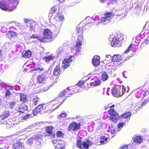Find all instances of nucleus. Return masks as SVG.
I'll use <instances>...</instances> for the list:
<instances>
[{"label": "nucleus", "mask_w": 149, "mask_h": 149, "mask_svg": "<svg viewBox=\"0 0 149 149\" xmlns=\"http://www.w3.org/2000/svg\"><path fill=\"white\" fill-rule=\"evenodd\" d=\"M87 80L86 79L84 81H80L75 86L68 87L66 89L61 92L59 94L58 97L52 101V102H54L56 101H58L59 102L56 103L54 102L53 106L55 107L56 105V107L52 108L51 109V111H53L55 109L58 108L63 102L64 100L61 97L63 96L66 95L67 94L68 95H71L74 93L82 91V89L84 88V85L85 82ZM67 97H68L69 96H67Z\"/></svg>", "instance_id": "f257e3e1"}, {"label": "nucleus", "mask_w": 149, "mask_h": 149, "mask_svg": "<svg viewBox=\"0 0 149 149\" xmlns=\"http://www.w3.org/2000/svg\"><path fill=\"white\" fill-rule=\"evenodd\" d=\"M19 0H0V8L2 10L11 11L16 8Z\"/></svg>", "instance_id": "f03ea898"}, {"label": "nucleus", "mask_w": 149, "mask_h": 149, "mask_svg": "<svg viewBox=\"0 0 149 149\" xmlns=\"http://www.w3.org/2000/svg\"><path fill=\"white\" fill-rule=\"evenodd\" d=\"M104 16L99 19L98 16H94L92 19L95 21H97L98 23H104V24L110 22L111 18L113 16V12H107L104 14Z\"/></svg>", "instance_id": "7ed1b4c3"}, {"label": "nucleus", "mask_w": 149, "mask_h": 149, "mask_svg": "<svg viewBox=\"0 0 149 149\" xmlns=\"http://www.w3.org/2000/svg\"><path fill=\"white\" fill-rule=\"evenodd\" d=\"M76 31L78 33V37L75 45V49L77 53L80 54H81V47L82 44V41L83 40L82 35L83 33V29L82 27H80L78 25L77 27Z\"/></svg>", "instance_id": "20e7f679"}, {"label": "nucleus", "mask_w": 149, "mask_h": 149, "mask_svg": "<svg viewBox=\"0 0 149 149\" xmlns=\"http://www.w3.org/2000/svg\"><path fill=\"white\" fill-rule=\"evenodd\" d=\"M121 93V86L119 85L116 86L111 90V94L114 96L116 97H119L122 96L126 91L125 88L124 86L122 85Z\"/></svg>", "instance_id": "39448f33"}, {"label": "nucleus", "mask_w": 149, "mask_h": 149, "mask_svg": "<svg viewBox=\"0 0 149 149\" xmlns=\"http://www.w3.org/2000/svg\"><path fill=\"white\" fill-rule=\"evenodd\" d=\"M92 143L88 139H86L82 142L81 139L77 140L76 145L78 148L81 149H88L91 145Z\"/></svg>", "instance_id": "423d86ee"}, {"label": "nucleus", "mask_w": 149, "mask_h": 149, "mask_svg": "<svg viewBox=\"0 0 149 149\" xmlns=\"http://www.w3.org/2000/svg\"><path fill=\"white\" fill-rule=\"evenodd\" d=\"M0 86L5 88L6 92L4 96L7 98H10L11 96L10 91H12L14 87L13 86H10L8 83L4 82H1L0 83Z\"/></svg>", "instance_id": "0eeeda50"}, {"label": "nucleus", "mask_w": 149, "mask_h": 149, "mask_svg": "<svg viewBox=\"0 0 149 149\" xmlns=\"http://www.w3.org/2000/svg\"><path fill=\"white\" fill-rule=\"evenodd\" d=\"M48 110V105L47 104H40L33 111L32 113L36 115L39 113L46 112Z\"/></svg>", "instance_id": "6e6552de"}, {"label": "nucleus", "mask_w": 149, "mask_h": 149, "mask_svg": "<svg viewBox=\"0 0 149 149\" xmlns=\"http://www.w3.org/2000/svg\"><path fill=\"white\" fill-rule=\"evenodd\" d=\"M135 94L136 97L138 98L141 97L144 99V97H147L149 98V91L146 89L143 90L140 88L137 89L135 91Z\"/></svg>", "instance_id": "1a4fd4ad"}, {"label": "nucleus", "mask_w": 149, "mask_h": 149, "mask_svg": "<svg viewBox=\"0 0 149 149\" xmlns=\"http://www.w3.org/2000/svg\"><path fill=\"white\" fill-rule=\"evenodd\" d=\"M42 136L41 135H36L33 137L29 138L28 142L30 144H32L35 141L37 145H40L42 142Z\"/></svg>", "instance_id": "9d476101"}, {"label": "nucleus", "mask_w": 149, "mask_h": 149, "mask_svg": "<svg viewBox=\"0 0 149 149\" xmlns=\"http://www.w3.org/2000/svg\"><path fill=\"white\" fill-rule=\"evenodd\" d=\"M109 42L112 46H118L120 43L119 38L117 35L113 34H111L109 38Z\"/></svg>", "instance_id": "9b49d317"}, {"label": "nucleus", "mask_w": 149, "mask_h": 149, "mask_svg": "<svg viewBox=\"0 0 149 149\" xmlns=\"http://www.w3.org/2000/svg\"><path fill=\"white\" fill-rule=\"evenodd\" d=\"M108 112L110 115V119L116 123L117 122L120 118L117 113L113 109L109 110Z\"/></svg>", "instance_id": "f8f14e48"}, {"label": "nucleus", "mask_w": 149, "mask_h": 149, "mask_svg": "<svg viewBox=\"0 0 149 149\" xmlns=\"http://www.w3.org/2000/svg\"><path fill=\"white\" fill-rule=\"evenodd\" d=\"M80 126V123L73 122L70 125L68 128V130L72 132H73L79 130Z\"/></svg>", "instance_id": "ddd939ff"}, {"label": "nucleus", "mask_w": 149, "mask_h": 149, "mask_svg": "<svg viewBox=\"0 0 149 149\" xmlns=\"http://www.w3.org/2000/svg\"><path fill=\"white\" fill-rule=\"evenodd\" d=\"M24 22L26 24V25L30 27L29 31H35V23L34 21L25 19L24 20Z\"/></svg>", "instance_id": "4468645a"}, {"label": "nucleus", "mask_w": 149, "mask_h": 149, "mask_svg": "<svg viewBox=\"0 0 149 149\" xmlns=\"http://www.w3.org/2000/svg\"><path fill=\"white\" fill-rule=\"evenodd\" d=\"M43 37L45 41L46 39H50L53 38V33L49 29H46L44 30L43 32Z\"/></svg>", "instance_id": "2eb2a0df"}, {"label": "nucleus", "mask_w": 149, "mask_h": 149, "mask_svg": "<svg viewBox=\"0 0 149 149\" xmlns=\"http://www.w3.org/2000/svg\"><path fill=\"white\" fill-rule=\"evenodd\" d=\"M73 56H70L68 58H64L62 62V67L64 68L68 67L72 61Z\"/></svg>", "instance_id": "dca6fc26"}, {"label": "nucleus", "mask_w": 149, "mask_h": 149, "mask_svg": "<svg viewBox=\"0 0 149 149\" xmlns=\"http://www.w3.org/2000/svg\"><path fill=\"white\" fill-rule=\"evenodd\" d=\"M67 48L68 46L67 45L61 46L56 51V54L58 56L60 55H63L66 53Z\"/></svg>", "instance_id": "f3484780"}, {"label": "nucleus", "mask_w": 149, "mask_h": 149, "mask_svg": "<svg viewBox=\"0 0 149 149\" xmlns=\"http://www.w3.org/2000/svg\"><path fill=\"white\" fill-rule=\"evenodd\" d=\"M55 56L52 54L50 55L47 56H45L44 57V59L45 60L46 62L48 63H52V64L54 63V60L55 58Z\"/></svg>", "instance_id": "a211bd4d"}, {"label": "nucleus", "mask_w": 149, "mask_h": 149, "mask_svg": "<svg viewBox=\"0 0 149 149\" xmlns=\"http://www.w3.org/2000/svg\"><path fill=\"white\" fill-rule=\"evenodd\" d=\"M47 76L45 74H40L37 77V82L39 84H44L46 80Z\"/></svg>", "instance_id": "6ab92c4d"}, {"label": "nucleus", "mask_w": 149, "mask_h": 149, "mask_svg": "<svg viewBox=\"0 0 149 149\" xmlns=\"http://www.w3.org/2000/svg\"><path fill=\"white\" fill-rule=\"evenodd\" d=\"M14 149H24L23 143L19 141H17L13 144Z\"/></svg>", "instance_id": "aec40b11"}, {"label": "nucleus", "mask_w": 149, "mask_h": 149, "mask_svg": "<svg viewBox=\"0 0 149 149\" xmlns=\"http://www.w3.org/2000/svg\"><path fill=\"white\" fill-rule=\"evenodd\" d=\"M143 140V139L141 136L134 135L133 137V142L136 144H138L141 143Z\"/></svg>", "instance_id": "412c9836"}, {"label": "nucleus", "mask_w": 149, "mask_h": 149, "mask_svg": "<svg viewBox=\"0 0 149 149\" xmlns=\"http://www.w3.org/2000/svg\"><path fill=\"white\" fill-rule=\"evenodd\" d=\"M0 124H3L6 125V127L8 128H10L13 127L14 125V124L12 122L9 120H8L7 121H3V120H2V119L0 118Z\"/></svg>", "instance_id": "4be33fe9"}, {"label": "nucleus", "mask_w": 149, "mask_h": 149, "mask_svg": "<svg viewBox=\"0 0 149 149\" xmlns=\"http://www.w3.org/2000/svg\"><path fill=\"white\" fill-rule=\"evenodd\" d=\"M100 57L97 55L95 56L92 59V63L94 66H97L100 63Z\"/></svg>", "instance_id": "5701e85b"}, {"label": "nucleus", "mask_w": 149, "mask_h": 149, "mask_svg": "<svg viewBox=\"0 0 149 149\" xmlns=\"http://www.w3.org/2000/svg\"><path fill=\"white\" fill-rule=\"evenodd\" d=\"M54 18L57 21V22L56 23L61 22V25L62 24V22L64 19V17L63 15L60 14L59 13L57 14V15Z\"/></svg>", "instance_id": "b1692460"}, {"label": "nucleus", "mask_w": 149, "mask_h": 149, "mask_svg": "<svg viewBox=\"0 0 149 149\" xmlns=\"http://www.w3.org/2000/svg\"><path fill=\"white\" fill-rule=\"evenodd\" d=\"M18 111L19 112L23 113L27 109V106L24 103H22L18 106Z\"/></svg>", "instance_id": "393cba45"}, {"label": "nucleus", "mask_w": 149, "mask_h": 149, "mask_svg": "<svg viewBox=\"0 0 149 149\" xmlns=\"http://www.w3.org/2000/svg\"><path fill=\"white\" fill-rule=\"evenodd\" d=\"M61 73L60 69V66L59 65H56V67H55L54 69L53 72V74L56 76V79H57L58 77L57 76L58 75H59Z\"/></svg>", "instance_id": "a878e982"}, {"label": "nucleus", "mask_w": 149, "mask_h": 149, "mask_svg": "<svg viewBox=\"0 0 149 149\" xmlns=\"http://www.w3.org/2000/svg\"><path fill=\"white\" fill-rule=\"evenodd\" d=\"M44 70V69L42 66L34 64L33 66V70L37 71L39 73H40L43 71Z\"/></svg>", "instance_id": "bb28decb"}, {"label": "nucleus", "mask_w": 149, "mask_h": 149, "mask_svg": "<svg viewBox=\"0 0 149 149\" xmlns=\"http://www.w3.org/2000/svg\"><path fill=\"white\" fill-rule=\"evenodd\" d=\"M61 26V22L56 23L54 25L55 28L54 31L56 34H58L59 33Z\"/></svg>", "instance_id": "cd10ccee"}, {"label": "nucleus", "mask_w": 149, "mask_h": 149, "mask_svg": "<svg viewBox=\"0 0 149 149\" xmlns=\"http://www.w3.org/2000/svg\"><path fill=\"white\" fill-rule=\"evenodd\" d=\"M136 49L135 45L131 44L127 48L125 52L124 53L125 54H127L130 50H132L133 52H135L136 51Z\"/></svg>", "instance_id": "c85d7f7f"}, {"label": "nucleus", "mask_w": 149, "mask_h": 149, "mask_svg": "<svg viewBox=\"0 0 149 149\" xmlns=\"http://www.w3.org/2000/svg\"><path fill=\"white\" fill-rule=\"evenodd\" d=\"M131 115V113L130 112H127L121 115L120 118V119H124L125 122H126L127 121H128L127 118L130 117Z\"/></svg>", "instance_id": "c756f323"}, {"label": "nucleus", "mask_w": 149, "mask_h": 149, "mask_svg": "<svg viewBox=\"0 0 149 149\" xmlns=\"http://www.w3.org/2000/svg\"><path fill=\"white\" fill-rule=\"evenodd\" d=\"M122 60L121 56L119 54L114 55L112 58V61L113 62H119Z\"/></svg>", "instance_id": "7c9ffc66"}, {"label": "nucleus", "mask_w": 149, "mask_h": 149, "mask_svg": "<svg viewBox=\"0 0 149 149\" xmlns=\"http://www.w3.org/2000/svg\"><path fill=\"white\" fill-rule=\"evenodd\" d=\"M17 34L13 31H10L8 32L6 35V37L10 39L16 37Z\"/></svg>", "instance_id": "2f4dec72"}, {"label": "nucleus", "mask_w": 149, "mask_h": 149, "mask_svg": "<svg viewBox=\"0 0 149 149\" xmlns=\"http://www.w3.org/2000/svg\"><path fill=\"white\" fill-rule=\"evenodd\" d=\"M31 53L30 50L24 51L22 53V57L25 58H29L31 56Z\"/></svg>", "instance_id": "473e14b6"}, {"label": "nucleus", "mask_w": 149, "mask_h": 149, "mask_svg": "<svg viewBox=\"0 0 149 149\" xmlns=\"http://www.w3.org/2000/svg\"><path fill=\"white\" fill-rule=\"evenodd\" d=\"M10 115V114L8 111H5L0 115V118L2 120H4L5 119L8 118Z\"/></svg>", "instance_id": "72a5a7b5"}, {"label": "nucleus", "mask_w": 149, "mask_h": 149, "mask_svg": "<svg viewBox=\"0 0 149 149\" xmlns=\"http://www.w3.org/2000/svg\"><path fill=\"white\" fill-rule=\"evenodd\" d=\"M109 139V137H106L105 136H103L100 137V143L104 144L108 142V139Z\"/></svg>", "instance_id": "f704fd0d"}, {"label": "nucleus", "mask_w": 149, "mask_h": 149, "mask_svg": "<svg viewBox=\"0 0 149 149\" xmlns=\"http://www.w3.org/2000/svg\"><path fill=\"white\" fill-rule=\"evenodd\" d=\"M55 146L56 149H63L64 148L63 142L62 140L58 143L56 145H55Z\"/></svg>", "instance_id": "c9c22d12"}, {"label": "nucleus", "mask_w": 149, "mask_h": 149, "mask_svg": "<svg viewBox=\"0 0 149 149\" xmlns=\"http://www.w3.org/2000/svg\"><path fill=\"white\" fill-rule=\"evenodd\" d=\"M30 38H31L37 39L38 40L42 42H44L45 41V38H44L43 37H40L37 35H35L33 34L30 37Z\"/></svg>", "instance_id": "e433bc0d"}, {"label": "nucleus", "mask_w": 149, "mask_h": 149, "mask_svg": "<svg viewBox=\"0 0 149 149\" xmlns=\"http://www.w3.org/2000/svg\"><path fill=\"white\" fill-rule=\"evenodd\" d=\"M33 104L34 105H36L40 101V98L37 95L33 96Z\"/></svg>", "instance_id": "4c0bfd02"}, {"label": "nucleus", "mask_w": 149, "mask_h": 149, "mask_svg": "<svg viewBox=\"0 0 149 149\" xmlns=\"http://www.w3.org/2000/svg\"><path fill=\"white\" fill-rule=\"evenodd\" d=\"M20 100L23 102L26 101L27 99V96L26 95L23 93H19Z\"/></svg>", "instance_id": "58836bf2"}, {"label": "nucleus", "mask_w": 149, "mask_h": 149, "mask_svg": "<svg viewBox=\"0 0 149 149\" xmlns=\"http://www.w3.org/2000/svg\"><path fill=\"white\" fill-rule=\"evenodd\" d=\"M53 128V127L52 126H47L45 129L46 132L49 134H51L52 133Z\"/></svg>", "instance_id": "ea45409f"}, {"label": "nucleus", "mask_w": 149, "mask_h": 149, "mask_svg": "<svg viewBox=\"0 0 149 149\" xmlns=\"http://www.w3.org/2000/svg\"><path fill=\"white\" fill-rule=\"evenodd\" d=\"M101 84V82L99 80L95 81L94 82L90 83V85L92 87L98 86Z\"/></svg>", "instance_id": "a19ab883"}, {"label": "nucleus", "mask_w": 149, "mask_h": 149, "mask_svg": "<svg viewBox=\"0 0 149 149\" xmlns=\"http://www.w3.org/2000/svg\"><path fill=\"white\" fill-rule=\"evenodd\" d=\"M108 75L105 72H104L102 74L101 79L103 81H106L108 79Z\"/></svg>", "instance_id": "79ce46f5"}, {"label": "nucleus", "mask_w": 149, "mask_h": 149, "mask_svg": "<svg viewBox=\"0 0 149 149\" xmlns=\"http://www.w3.org/2000/svg\"><path fill=\"white\" fill-rule=\"evenodd\" d=\"M30 116L29 114H27L26 116H21L18 118V120L20 122L23 121V120H26Z\"/></svg>", "instance_id": "37998d69"}, {"label": "nucleus", "mask_w": 149, "mask_h": 149, "mask_svg": "<svg viewBox=\"0 0 149 149\" xmlns=\"http://www.w3.org/2000/svg\"><path fill=\"white\" fill-rule=\"evenodd\" d=\"M136 145L134 143H132V141L131 143L128 145V149H135Z\"/></svg>", "instance_id": "c03bdc74"}, {"label": "nucleus", "mask_w": 149, "mask_h": 149, "mask_svg": "<svg viewBox=\"0 0 149 149\" xmlns=\"http://www.w3.org/2000/svg\"><path fill=\"white\" fill-rule=\"evenodd\" d=\"M125 122L124 121V122H119L118 123V131H119L121 130V129L122 128L123 126L125 124Z\"/></svg>", "instance_id": "a18cd8bd"}, {"label": "nucleus", "mask_w": 149, "mask_h": 149, "mask_svg": "<svg viewBox=\"0 0 149 149\" xmlns=\"http://www.w3.org/2000/svg\"><path fill=\"white\" fill-rule=\"evenodd\" d=\"M15 104V102L14 101L10 102L8 103V105L9 107L10 108H13V106Z\"/></svg>", "instance_id": "49530a36"}, {"label": "nucleus", "mask_w": 149, "mask_h": 149, "mask_svg": "<svg viewBox=\"0 0 149 149\" xmlns=\"http://www.w3.org/2000/svg\"><path fill=\"white\" fill-rule=\"evenodd\" d=\"M144 98H145V101L143 102L142 105H141V107L145 105L149 100V98L147 97H144Z\"/></svg>", "instance_id": "de8ad7c7"}, {"label": "nucleus", "mask_w": 149, "mask_h": 149, "mask_svg": "<svg viewBox=\"0 0 149 149\" xmlns=\"http://www.w3.org/2000/svg\"><path fill=\"white\" fill-rule=\"evenodd\" d=\"M67 113H65V112L63 111L62 112L61 114H60L58 116V118H63V117H65L66 116Z\"/></svg>", "instance_id": "09e8293b"}, {"label": "nucleus", "mask_w": 149, "mask_h": 149, "mask_svg": "<svg viewBox=\"0 0 149 149\" xmlns=\"http://www.w3.org/2000/svg\"><path fill=\"white\" fill-rule=\"evenodd\" d=\"M16 26L18 27L21 30H23L24 29V26L23 25V24L21 23H17L16 24Z\"/></svg>", "instance_id": "8fccbe9b"}, {"label": "nucleus", "mask_w": 149, "mask_h": 149, "mask_svg": "<svg viewBox=\"0 0 149 149\" xmlns=\"http://www.w3.org/2000/svg\"><path fill=\"white\" fill-rule=\"evenodd\" d=\"M57 135L58 137H61L63 136V134L61 131H59L57 132Z\"/></svg>", "instance_id": "3c124183"}, {"label": "nucleus", "mask_w": 149, "mask_h": 149, "mask_svg": "<svg viewBox=\"0 0 149 149\" xmlns=\"http://www.w3.org/2000/svg\"><path fill=\"white\" fill-rule=\"evenodd\" d=\"M58 6H55L52 7L51 9V13H54L57 10V8H56Z\"/></svg>", "instance_id": "603ef678"}, {"label": "nucleus", "mask_w": 149, "mask_h": 149, "mask_svg": "<svg viewBox=\"0 0 149 149\" xmlns=\"http://www.w3.org/2000/svg\"><path fill=\"white\" fill-rule=\"evenodd\" d=\"M119 149H128V145H124L122 146Z\"/></svg>", "instance_id": "864d4df0"}, {"label": "nucleus", "mask_w": 149, "mask_h": 149, "mask_svg": "<svg viewBox=\"0 0 149 149\" xmlns=\"http://www.w3.org/2000/svg\"><path fill=\"white\" fill-rule=\"evenodd\" d=\"M106 60H107V61H108L107 58H109L110 60H111L112 61V58L110 54L107 55L106 56Z\"/></svg>", "instance_id": "5fc2aeb1"}, {"label": "nucleus", "mask_w": 149, "mask_h": 149, "mask_svg": "<svg viewBox=\"0 0 149 149\" xmlns=\"http://www.w3.org/2000/svg\"><path fill=\"white\" fill-rule=\"evenodd\" d=\"M61 141V140H55L53 141V143L55 145H56V144H58V143L60 141Z\"/></svg>", "instance_id": "6e6d98bb"}, {"label": "nucleus", "mask_w": 149, "mask_h": 149, "mask_svg": "<svg viewBox=\"0 0 149 149\" xmlns=\"http://www.w3.org/2000/svg\"><path fill=\"white\" fill-rule=\"evenodd\" d=\"M149 40L147 39L145 40L143 43L145 44L146 45H147L148 43Z\"/></svg>", "instance_id": "4d7b16f0"}, {"label": "nucleus", "mask_w": 149, "mask_h": 149, "mask_svg": "<svg viewBox=\"0 0 149 149\" xmlns=\"http://www.w3.org/2000/svg\"><path fill=\"white\" fill-rule=\"evenodd\" d=\"M20 89V86L18 85L15 86V89L17 91H18Z\"/></svg>", "instance_id": "13d9d810"}, {"label": "nucleus", "mask_w": 149, "mask_h": 149, "mask_svg": "<svg viewBox=\"0 0 149 149\" xmlns=\"http://www.w3.org/2000/svg\"><path fill=\"white\" fill-rule=\"evenodd\" d=\"M114 106L113 105L111 106H109V107L107 106V107H105V109L106 110L108 109V108H113L114 107Z\"/></svg>", "instance_id": "bf43d9fd"}, {"label": "nucleus", "mask_w": 149, "mask_h": 149, "mask_svg": "<svg viewBox=\"0 0 149 149\" xmlns=\"http://www.w3.org/2000/svg\"><path fill=\"white\" fill-rule=\"evenodd\" d=\"M116 130H115L114 129H113V130H111V133L112 134H114L116 133Z\"/></svg>", "instance_id": "052dcab7"}, {"label": "nucleus", "mask_w": 149, "mask_h": 149, "mask_svg": "<svg viewBox=\"0 0 149 149\" xmlns=\"http://www.w3.org/2000/svg\"><path fill=\"white\" fill-rule=\"evenodd\" d=\"M3 104L2 99L0 97V106L2 105Z\"/></svg>", "instance_id": "680f3d73"}, {"label": "nucleus", "mask_w": 149, "mask_h": 149, "mask_svg": "<svg viewBox=\"0 0 149 149\" xmlns=\"http://www.w3.org/2000/svg\"><path fill=\"white\" fill-rule=\"evenodd\" d=\"M91 19V17H87L86 18V20H90V19Z\"/></svg>", "instance_id": "e2e57ef3"}, {"label": "nucleus", "mask_w": 149, "mask_h": 149, "mask_svg": "<svg viewBox=\"0 0 149 149\" xmlns=\"http://www.w3.org/2000/svg\"><path fill=\"white\" fill-rule=\"evenodd\" d=\"M49 89V87H48L47 88H46V89H44L43 90V91L44 92L48 90Z\"/></svg>", "instance_id": "0e129e2a"}, {"label": "nucleus", "mask_w": 149, "mask_h": 149, "mask_svg": "<svg viewBox=\"0 0 149 149\" xmlns=\"http://www.w3.org/2000/svg\"><path fill=\"white\" fill-rule=\"evenodd\" d=\"M110 1H111L112 2H116L117 1V0H110Z\"/></svg>", "instance_id": "69168bd1"}, {"label": "nucleus", "mask_w": 149, "mask_h": 149, "mask_svg": "<svg viewBox=\"0 0 149 149\" xmlns=\"http://www.w3.org/2000/svg\"><path fill=\"white\" fill-rule=\"evenodd\" d=\"M124 72H123V76L125 78H126V77H125V74H124Z\"/></svg>", "instance_id": "338daca9"}, {"label": "nucleus", "mask_w": 149, "mask_h": 149, "mask_svg": "<svg viewBox=\"0 0 149 149\" xmlns=\"http://www.w3.org/2000/svg\"><path fill=\"white\" fill-rule=\"evenodd\" d=\"M100 0L102 2H104L106 1V0Z\"/></svg>", "instance_id": "774afa93"}]
</instances>
